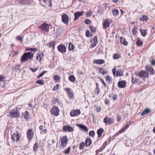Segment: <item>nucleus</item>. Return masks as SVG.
<instances>
[{"label":"nucleus","mask_w":155,"mask_h":155,"mask_svg":"<svg viewBox=\"0 0 155 155\" xmlns=\"http://www.w3.org/2000/svg\"><path fill=\"white\" fill-rule=\"evenodd\" d=\"M37 50L36 48H26L25 51H29L30 52H25L23 54L21 57V62H26L28 60V59H32L34 57V54Z\"/></svg>","instance_id":"f257e3e1"},{"label":"nucleus","mask_w":155,"mask_h":155,"mask_svg":"<svg viewBox=\"0 0 155 155\" xmlns=\"http://www.w3.org/2000/svg\"><path fill=\"white\" fill-rule=\"evenodd\" d=\"M136 76L143 78H146L148 77V73L147 71H141L135 73Z\"/></svg>","instance_id":"f03ea898"},{"label":"nucleus","mask_w":155,"mask_h":155,"mask_svg":"<svg viewBox=\"0 0 155 155\" xmlns=\"http://www.w3.org/2000/svg\"><path fill=\"white\" fill-rule=\"evenodd\" d=\"M10 117L12 118H18L20 116V114L17 111L16 108L10 112Z\"/></svg>","instance_id":"7ed1b4c3"},{"label":"nucleus","mask_w":155,"mask_h":155,"mask_svg":"<svg viewBox=\"0 0 155 155\" xmlns=\"http://www.w3.org/2000/svg\"><path fill=\"white\" fill-rule=\"evenodd\" d=\"M50 27H51V25L46 23H43L39 27L43 31L48 32L49 31Z\"/></svg>","instance_id":"20e7f679"},{"label":"nucleus","mask_w":155,"mask_h":155,"mask_svg":"<svg viewBox=\"0 0 155 155\" xmlns=\"http://www.w3.org/2000/svg\"><path fill=\"white\" fill-rule=\"evenodd\" d=\"M20 134L18 133L12 134L11 137V139L15 141L18 142L20 139Z\"/></svg>","instance_id":"39448f33"},{"label":"nucleus","mask_w":155,"mask_h":155,"mask_svg":"<svg viewBox=\"0 0 155 155\" xmlns=\"http://www.w3.org/2000/svg\"><path fill=\"white\" fill-rule=\"evenodd\" d=\"M51 114L57 116L59 114V110L57 106H54L51 109Z\"/></svg>","instance_id":"423d86ee"},{"label":"nucleus","mask_w":155,"mask_h":155,"mask_svg":"<svg viewBox=\"0 0 155 155\" xmlns=\"http://www.w3.org/2000/svg\"><path fill=\"white\" fill-rule=\"evenodd\" d=\"M61 19L63 23L67 24L69 22V17L67 14H64L61 16Z\"/></svg>","instance_id":"0eeeda50"},{"label":"nucleus","mask_w":155,"mask_h":155,"mask_svg":"<svg viewBox=\"0 0 155 155\" xmlns=\"http://www.w3.org/2000/svg\"><path fill=\"white\" fill-rule=\"evenodd\" d=\"M58 50L62 53H65L66 51V47L63 45L60 44L57 47Z\"/></svg>","instance_id":"6e6552de"},{"label":"nucleus","mask_w":155,"mask_h":155,"mask_svg":"<svg viewBox=\"0 0 155 155\" xmlns=\"http://www.w3.org/2000/svg\"><path fill=\"white\" fill-rule=\"evenodd\" d=\"M27 137L29 140H31L34 136V132L31 129H29L27 133Z\"/></svg>","instance_id":"1a4fd4ad"},{"label":"nucleus","mask_w":155,"mask_h":155,"mask_svg":"<svg viewBox=\"0 0 155 155\" xmlns=\"http://www.w3.org/2000/svg\"><path fill=\"white\" fill-rule=\"evenodd\" d=\"M81 114V111L77 109L71 111L70 113L71 117H75L78 116Z\"/></svg>","instance_id":"9d476101"},{"label":"nucleus","mask_w":155,"mask_h":155,"mask_svg":"<svg viewBox=\"0 0 155 155\" xmlns=\"http://www.w3.org/2000/svg\"><path fill=\"white\" fill-rule=\"evenodd\" d=\"M104 122L108 124H111L114 123V121L113 119L106 117L104 119Z\"/></svg>","instance_id":"9b49d317"},{"label":"nucleus","mask_w":155,"mask_h":155,"mask_svg":"<svg viewBox=\"0 0 155 155\" xmlns=\"http://www.w3.org/2000/svg\"><path fill=\"white\" fill-rule=\"evenodd\" d=\"M91 42V47H95L98 41L97 40V36H95L94 37L92 38Z\"/></svg>","instance_id":"f8f14e48"},{"label":"nucleus","mask_w":155,"mask_h":155,"mask_svg":"<svg viewBox=\"0 0 155 155\" xmlns=\"http://www.w3.org/2000/svg\"><path fill=\"white\" fill-rule=\"evenodd\" d=\"M63 130L65 131H68L70 132H73L74 129L73 128L71 127L69 125H67L64 126L63 128Z\"/></svg>","instance_id":"ddd939ff"},{"label":"nucleus","mask_w":155,"mask_h":155,"mask_svg":"<svg viewBox=\"0 0 155 155\" xmlns=\"http://www.w3.org/2000/svg\"><path fill=\"white\" fill-rule=\"evenodd\" d=\"M64 90L67 92L68 95L69 97L71 98H72L73 97V91L71 89L69 88H65Z\"/></svg>","instance_id":"4468645a"},{"label":"nucleus","mask_w":155,"mask_h":155,"mask_svg":"<svg viewBox=\"0 0 155 155\" xmlns=\"http://www.w3.org/2000/svg\"><path fill=\"white\" fill-rule=\"evenodd\" d=\"M32 2V0H20V3L21 5L29 4Z\"/></svg>","instance_id":"2eb2a0df"},{"label":"nucleus","mask_w":155,"mask_h":155,"mask_svg":"<svg viewBox=\"0 0 155 155\" xmlns=\"http://www.w3.org/2000/svg\"><path fill=\"white\" fill-rule=\"evenodd\" d=\"M127 83L125 81H119L118 82V86L119 88H124L126 85Z\"/></svg>","instance_id":"dca6fc26"},{"label":"nucleus","mask_w":155,"mask_h":155,"mask_svg":"<svg viewBox=\"0 0 155 155\" xmlns=\"http://www.w3.org/2000/svg\"><path fill=\"white\" fill-rule=\"evenodd\" d=\"M77 126L80 127L82 131L85 132L88 131V129L86 126L81 124H77Z\"/></svg>","instance_id":"f3484780"},{"label":"nucleus","mask_w":155,"mask_h":155,"mask_svg":"<svg viewBox=\"0 0 155 155\" xmlns=\"http://www.w3.org/2000/svg\"><path fill=\"white\" fill-rule=\"evenodd\" d=\"M84 13V12H75L74 14V15L75 16V18L74 19V20H77L79 17L82 15Z\"/></svg>","instance_id":"a211bd4d"},{"label":"nucleus","mask_w":155,"mask_h":155,"mask_svg":"<svg viewBox=\"0 0 155 155\" xmlns=\"http://www.w3.org/2000/svg\"><path fill=\"white\" fill-rule=\"evenodd\" d=\"M110 25V23L109 22V19L105 20L103 23V28L105 29L109 27Z\"/></svg>","instance_id":"6ab92c4d"},{"label":"nucleus","mask_w":155,"mask_h":155,"mask_svg":"<svg viewBox=\"0 0 155 155\" xmlns=\"http://www.w3.org/2000/svg\"><path fill=\"white\" fill-rule=\"evenodd\" d=\"M129 126V125L128 124H126L125 126L123 127L122 128H121L120 130L118 132V134H121L122 133L124 132L128 128Z\"/></svg>","instance_id":"aec40b11"},{"label":"nucleus","mask_w":155,"mask_h":155,"mask_svg":"<svg viewBox=\"0 0 155 155\" xmlns=\"http://www.w3.org/2000/svg\"><path fill=\"white\" fill-rule=\"evenodd\" d=\"M150 112V109L149 108H146L143 110L141 113V115L142 116L145 115L148 113H149Z\"/></svg>","instance_id":"412c9836"},{"label":"nucleus","mask_w":155,"mask_h":155,"mask_svg":"<svg viewBox=\"0 0 155 155\" xmlns=\"http://www.w3.org/2000/svg\"><path fill=\"white\" fill-rule=\"evenodd\" d=\"M92 142L90 138H87L85 140V145L86 147L89 146L91 143Z\"/></svg>","instance_id":"4be33fe9"},{"label":"nucleus","mask_w":155,"mask_h":155,"mask_svg":"<svg viewBox=\"0 0 155 155\" xmlns=\"http://www.w3.org/2000/svg\"><path fill=\"white\" fill-rule=\"evenodd\" d=\"M104 131V130L103 128H100L97 130V133L99 137L100 138L101 137Z\"/></svg>","instance_id":"5701e85b"},{"label":"nucleus","mask_w":155,"mask_h":155,"mask_svg":"<svg viewBox=\"0 0 155 155\" xmlns=\"http://www.w3.org/2000/svg\"><path fill=\"white\" fill-rule=\"evenodd\" d=\"M94 61L96 64H101L104 63V61L102 59L95 60Z\"/></svg>","instance_id":"b1692460"},{"label":"nucleus","mask_w":155,"mask_h":155,"mask_svg":"<svg viewBox=\"0 0 155 155\" xmlns=\"http://www.w3.org/2000/svg\"><path fill=\"white\" fill-rule=\"evenodd\" d=\"M68 140L67 138V137L66 136L63 137L61 139V141L63 142L64 143L66 144L68 142Z\"/></svg>","instance_id":"393cba45"},{"label":"nucleus","mask_w":155,"mask_h":155,"mask_svg":"<svg viewBox=\"0 0 155 155\" xmlns=\"http://www.w3.org/2000/svg\"><path fill=\"white\" fill-rule=\"evenodd\" d=\"M120 41L121 43L125 45H128V42L126 41L125 39L124 38L120 37Z\"/></svg>","instance_id":"a878e982"},{"label":"nucleus","mask_w":155,"mask_h":155,"mask_svg":"<svg viewBox=\"0 0 155 155\" xmlns=\"http://www.w3.org/2000/svg\"><path fill=\"white\" fill-rule=\"evenodd\" d=\"M123 75V72L121 71V69H119L117 71L116 76H121Z\"/></svg>","instance_id":"bb28decb"},{"label":"nucleus","mask_w":155,"mask_h":155,"mask_svg":"<svg viewBox=\"0 0 155 155\" xmlns=\"http://www.w3.org/2000/svg\"><path fill=\"white\" fill-rule=\"evenodd\" d=\"M136 45L138 46H142L143 45V42L141 40L138 38L136 42Z\"/></svg>","instance_id":"cd10ccee"},{"label":"nucleus","mask_w":155,"mask_h":155,"mask_svg":"<svg viewBox=\"0 0 155 155\" xmlns=\"http://www.w3.org/2000/svg\"><path fill=\"white\" fill-rule=\"evenodd\" d=\"M148 19V17L145 15H143L142 16V17H141L140 18V21H146Z\"/></svg>","instance_id":"c85d7f7f"},{"label":"nucleus","mask_w":155,"mask_h":155,"mask_svg":"<svg viewBox=\"0 0 155 155\" xmlns=\"http://www.w3.org/2000/svg\"><path fill=\"white\" fill-rule=\"evenodd\" d=\"M69 80L72 82H74L75 80V78L74 75H71L69 77Z\"/></svg>","instance_id":"c756f323"},{"label":"nucleus","mask_w":155,"mask_h":155,"mask_svg":"<svg viewBox=\"0 0 155 155\" xmlns=\"http://www.w3.org/2000/svg\"><path fill=\"white\" fill-rule=\"evenodd\" d=\"M140 31L141 32L142 35L143 37H145L147 34L146 31L144 29H142L141 28L140 29Z\"/></svg>","instance_id":"7c9ffc66"},{"label":"nucleus","mask_w":155,"mask_h":155,"mask_svg":"<svg viewBox=\"0 0 155 155\" xmlns=\"http://www.w3.org/2000/svg\"><path fill=\"white\" fill-rule=\"evenodd\" d=\"M120 57V55L119 53H115L114 54L113 58L114 59L116 60Z\"/></svg>","instance_id":"2f4dec72"},{"label":"nucleus","mask_w":155,"mask_h":155,"mask_svg":"<svg viewBox=\"0 0 155 155\" xmlns=\"http://www.w3.org/2000/svg\"><path fill=\"white\" fill-rule=\"evenodd\" d=\"M112 12L114 16H116L118 15L119 13V11L116 8H114L112 10Z\"/></svg>","instance_id":"473e14b6"},{"label":"nucleus","mask_w":155,"mask_h":155,"mask_svg":"<svg viewBox=\"0 0 155 155\" xmlns=\"http://www.w3.org/2000/svg\"><path fill=\"white\" fill-rule=\"evenodd\" d=\"M85 143L84 142H81L79 145V149L81 150H82L84 147Z\"/></svg>","instance_id":"72a5a7b5"},{"label":"nucleus","mask_w":155,"mask_h":155,"mask_svg":"<svg viewBox=\"0 0 155 155\" xmlns=\"http://www.w3.org/2000/svg\"><path fill=\"white\" fill-rule=\"evenodd\" d=\"M28 111H26L24 114V118L26 120H27L29 118L28 117Z\"/></svg>","instance_id":"f704fd0d"},{"label":"nucleus","mask_w":155,"mask_h":155,"mask_svg":"<svg viewBox=\"0 0 155 155\" xmlns=\"http://www.w3.org/2000/svg\"><path fill=\"white\" fill-rule=\"evenodd\" d=\"M74 46L73 44L71 42H70L68 45V49L69 50H73L74 49Z\"/></svg>","instance_id":"c9c22d12"},{"label":"nucleus","mask_w":155,"mask_h":155,"mask_svg":"<svg viewBox=\"0 0 155 155\" xmlns=\"http://www.w3.org/2000/svg\"><path fill=\"white\" fill-rule=\"evenodd\" d=\"M137 27H134L132 29V34L133 35H135L136 34L137 32Z\"/></svg>","instance_id":"e433bc0d"},{"label":"nucleus","mask_w":155,"mask_h":155,"mask_svg":"<svg viewBox=\"0 0 155 155\" xmlns=\"http://www.w3.org/2000/svg\"><path fill=\"white\" fill-rule=\"evenodd\" d=\"M99 72L100 73H101L102 74H104L107 73V71L104 70L103 68H100Z\"/></svg>","instance_id":"4c0bfd02"},{"label":"nucleus","mask_w":155,"mask_h":155,"mask_svg":"<svg viewBox=\"0 0 155 155\" xmlns=\"http://www.w3.org/2000/svg\"><path fill=\"white\" fill-rule=\"evenodd\" d=\"M148 70L150 72V74H154V69L152 68L148 67Z\"/></svg>","instance_id":"58836bf2"},{"label":"nucleus","mask_w":155,"mask_h":155,"mask_svg":"<svg viewBox=\"0 0 155 155\" xmlns=\"http://www.w3.org/2000/svg\"><path fill=\"white\" fill-rule=\"evenodd\" d=\"M49 47H52L53 49H54L55 44L54 42H51L49 44Z\"/></svg>","instance_id":"ea45409f"},{"label":"nucleus","mask_w":155,"mask_h":155,"mask_svg":"<svg viewBox=\"0 0 155 155\" xmlns=\"http://www.w3.org/2000/svg\"><path fill=\"white\" fill-rule=\"evenodd\" d=\"M36 83L42 85L44 84V81L42 80H39L36 81Z\"/></svg>","instance_id":"a19ab883"},{"label":"nucleus","mask_w":155,"mask_h":155,"mask_svg":"<svg viewBox=\"0 0 155 155\" xmlns=\"http://www.w3.org/2000/svg\"><path fill=\"white\" fill-rule=\"evenodd\" d=\"M95 134L94 132V131H91L89 132V136L94 137Z\"/></svg>","instance_id":"79ce46f5"},{"label":"nucleus","mask_w":155,"mask_h":155,"mask_svg":"<svg viewBox=\"0 0 155 155\" xmlns=\"http://www.w3.org/2000/svg\"><path fill=\"white\" fill-rule=\"evenodd\" d=\"M38 144L37 143H35L34 145L33 146V149L35 151H36L37 150V149L38 148Z\"/></svg>","instance_id":"37998d69"},{"label":"nucleus","mask_w":155,"mask_h":155,"mask_svg":"<svg viewBox=\"0 0 155 155\" xmlns=\"http://www.w3.org/2000/svg\"><path fill=\"white\" fill-rule=\"evenodd\" d=\"M16 40H18L19 41H21V42H22L23 40V38L22 37L20 36H18L16 37Z\"/></svg>","instance_id":"c03bdc74"},{"label":"nucleus","mask_w":155,"mask_h":155,"mask_svg":"<svg viewBox=\"0 0 155 155\" xmlns=\"http://www.w3.org/2000/svg\"><path fill=\"white\" fill-rule=\"evenodd\" d=\"M71 147H69L68 149H65L63 151V152L65 154H67L70 151Z\"/></svg>","instance_id":"a18cd8bd"},{"label":"nucleus","mask_w":155,"mask_h":155,"mask_svg":"<svg viewBox=\"0 0 155 155\" xmlns=\"http://www.w3.org/2000/svg\"><path fill=\"white\" fill-rule=\"evenodd\" d=\"M54 79L55 81H58L59 80L60 78L58 75H56L54 76Z\"/></svg>","instance_id":"49530a36"},{"label":"nucleus","mask_w":155,"mask_h":155,"mask_svg":"<svg viewBox=\"0 0 155 155\" xmlns=\"http://www.w3.org/2000/svg\"><path fill=\"white\" fill-rule=\"evenodd\" d=\"M47 72V71H44L43 72H41L38 77H37V78H40L42 76L45 74L46 72Z\"/></svg>","instance_id":"de8ad7c7"},{"label":"nucleus","mask_w":155,"mask_h":155,"mask_svg":"<svg viewBox=\"0 0 155 155\" xmlns=\"http://www.w3.org/2000/svg\"><path fill=\"white\" fill-rule=\"evenodd\" d=\"M59 84H58L55 85L54 87V88L53 89V90L54 91H57L59 87Z\"/></svg>","instance_id":"09e8293b"},{"label":"nucleus","mask_w":155,"mask_h":155,"mask_svg":"<svg viewBox=\"0 0 155 155\" xmlns=\"http://www.w3.org/2000/svg\"><path fill=\"white\" fill-rule=\"evenodd\" d=\"M84 22L85 24L88 25L91 23V21L88 19H86L84 20Z\"/></svg>","instance_id":"8fccbe9b"},{"label":"nucleus","mask_w":155,"mask_h":155,"mask_svg":"<svg viewBox=\"0 0 155 155\" xmlns=\"http://www.w3.org/2000/svg\"><path fill=\"white\" fill-rule=\"evenodd\" d=\"M104 149L102 147H100L99 149L96 150V154H97L99 152L102 151Z\"/></svg>","instance_id":"3c124183"},{"label":"nucleus","mask_w":155,"mask_h":155,"mask_svg":"<svg viewBox=\"0 0 155 155\" xmlns=\"http://www.w3.org/2000/svg\"><path fill=\"white\" fill-rule=\"evenodd\" d=\"M92 12H93L92 11H91L89 12H87L86 13V16L87 17H90L92 13Z\"/></svg>","instance_id":"603ef678"},{"label":"nucleus","mask_w":155,"mask_h":155,"mask_svg":"<svg viewBox=\"0 0 155 155\" xmlns=\"http://www.w3.org/2000/svg\"><path fill=\"white\" fill-rule=\"evenodd\" d=\"M106 80L108 81L109 83H111V79L110 77L108 75L106 77Z\"/></svg>","instance_id":"864d4df0"},{"label":"nucleus","mask_w":155,"mask_h":155,"mask_svg":"<svg viewBox=\"0 0 155 155\" xmlns=\"http://www.w3.org/2000/svg\"><path fill=\"white\" fill-rule=\"evenodd\" d=\"M90 29H91V31L93 32H94L95 31L96 29L93 26H90Z\"/></svg>","instance_id":"5fc2aeb1"},{"label":"nucleus","mask_w":155,"mask_h":155,"mask_svg":"<svg viewBox=\"0 0 155 155\" xmlns=\"http://www.w3.org/2000/svg\"><path fill=\"white\" fill-rule=\"evenodd\" d=\"M131 82L133 84H135L136 82H138V80L137 79H134L132 77V78Z\"/></svg>","instance_id":"6e6d98bb"},{"label":"nucleus","mask_w":155,"mask_h":155,"mask_svg":"<svg viewBox=\"0 0 155 155\" xmlns=\"http://www.w3.org/2000/svg\"><path fill=\"white\" fill-rule=\"evenodd\" d=\"M44 55V54L42 52L41 54H39V61H40L41 60V59L42 58L43 56Z\"/></svg>","instance_id":"4d7b16f0"},{"label":"nucleus","mask_w":155,"mask_h":155,"mask_svg":"<svg viewBox=\"0 0 155 155\" xmlns=\"http://www.w3.org/2000/svg\"><path fill=\"white\" fill-rule=\"evenodd\" d=\"M86 35L87 37L90 36V33L89 30H87L86 31Z\"/></svg>","instance_id":"13d9d810"},{"label":"nucleus","mask_w":155,"mask_h":155,"mask_svg":"<svg viewBox=\"0 0 155 155\" xmlns=\"http://www.w3.org/2000/svg\"><path fill=\"white\" fill-rule=\"evenodd\" d=\"M107 143L106 141L103 144L102 146L101 147L104 149L107 145Z\"/></svg>","instance_id":"bf43d9fd"},{"label":"nucleus","mask_w":155,"mask_h":155,"mask_svg":"<svg viewBox=\"0 0 155 155\" xmlns=\"http://www.w3.org/2000/svg\"><path fill=\"white\" fill-rule=\"evenodd\" d=\"M61 148H64V147H65V146H66V144H64V143H63V142H62L61 141Z\"/></svg>","instance_id":"052dcab7"},{"label":"nucleus","mask_w":155,"mask_h":155,"mask_svg":"<svg viewBox=\"0 0 155 155\" xmlns=\"http://www.w3.org/2000/svg\"><path fill=\"white\" fill-rule=\"evenodd\" d=\"M29 69L33 72H35L38 69L37 68H35V69H33V68H29Z\"/></svg>","instance_id":"680f3d73"},{"label":"nucleus","mask_w":155,"mask_h":155,"mask_svg":"<svg viewBox=\"0 0 155 155\" xmlns=\"http://www.w3.org/2000/svg\"><path fill=\"white\" fill-rule=\"evenodd\" d=\"M112 98L113 99V100L114 101L115 100H116L117 98V96L116 95L114 94L113 96H112Z\"/></svg>","instance_id":"e2e57ef3"},{"label":"nucleus","mask_w":155,"mask_h":155,"mask_svg":"<svg viewBox=\"0 0 155 155\" xmlns=\"http://www.w3.org/2000/svg\"><path fill=\"white\" fill-rule=\"evenodd\" d=\"M101 81L102 82V83H103V84L104 86L106 87V84L105 83V82H104V80H103V79H101Z\"/></svg>","instance_id":"0e129e2a"},{"label":"nucleus","mask_w":155,"mask_h":155,"mask_svg":"<svg viewBox=\"0 0 155 155\" xmlns=\"http://www.w3.org/2000/svg\"><path fill=\"white\" fill-rule=\"evenodd\" d=\"M4 78V76L0 75V82L2 81Z\"/></svg>","instance_id":"69168bd1"},{"label":"nucleus","mask_w":155,"mask_h":155,"mask_svg":"<svg viewBox=\"0 0 155 155\" xmlns=\"http://www.w3.org/2000/svg\"><path fill=\"white\" fill-rule=\"evenodd\" d=\"M109 102H110V101L108 99H105V104H108Z\"/></svg>","instance_id":"338daca9"},{"label":"nucleus","mask_w":155,"mask_h":155,"mask_svg":"<svg viewBox=\"0 0 155 155\" xmlns=\"http://www.w3.org/2000/svg\"><path fill=\"white\" fill-rule=\"evenodd\" d=\"M121 119V117L119 116H117V120L119 121Z\"/></svg>","instance_id":"774afa93"}]
</instances>
